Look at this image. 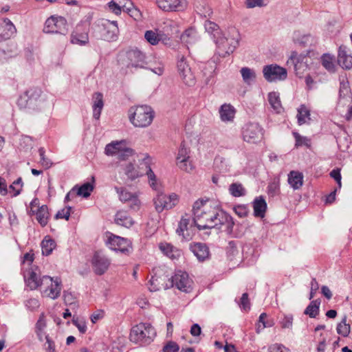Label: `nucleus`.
<instances>
[{"mask_svg": "<svg viewBox=\"0 0 352 352\" xmlns=\"http://www.w3.org/2000/svg\"><path fill=\"white\" fill-rule=\"evenodd\" d=\"M193 223L199 230L216 228L230 234L234 225L232 217L220 209L218 206L205 207L201 212H197Z\"/></svg>", "mask_w": 352, "mask_h": 352, "instance_id": "1", "label": "nucleus"}, {"mask_svg": "<svg viewBox=\"0 0 352 352\" xmlns=\"http://www.w3.org/2000/svg\"><path fill=\"white\" fill-rule=\"evenodd\" d=\"M17 104L30 112H40L49 107L51 102L40 88L30 87L19 96Z\"/></svg>", "mask_w": 352, "mask_h": 352, "instance_id": "2", "label": "nucleus"}, {"mask_svg": "<svg viewBox=\"0 0 352 352\" xmlns=\"http://www.w3.org/2000/svg\"><path fill=\"white\" fill-rule=\"evenodd\" d=\"M239 32L235 28H230L228 34L219 35L214 39L217 45L216 54L221 57H226L232 53L239 45Z\"/></svg>", "mask_w": 352, "mask_h": 352, "instance_id": "3", "label": "nucleus"}, {"mask_svg": "<svg viewBox=\"0 0 352 352\" xmlns=\"http://www.w3.org/2000/svg\"><path fill=\"white\" fill-rule=\"evenodd\" d=\"M130 122L135 127H147L153 122L155 112L148 105H140L131 107L129 109Z\"/></svg>", "mask_w": 352, "mask_h": 352, "instance_id": "4", "label": "nucleus"}, {"mask_svg": "<svg viewBox=\"0 0 352 352\" xmlns=\"http://www.w3.org/2000/svg\"><path fill=\"white\" fill-rule=\"evenodd\" d=\"M156 336L155 329L149 323L141 322L132 327L129 339L140 345L149 344Z\"/></svg>", "mask_w": 352, "mask_h": 352, "instance_id": "5", "label": "nucleus"}, {"mask_svg": "<svg viewBox=\"0 0 352 352\" xmlns=\"http://www.w3.org/2000/svg\"><path fill=\"white\" fill-rule=\"evenodd\" d=\"M67 30V21L62 16H52L46 20L43 28L45 33L60 34L65 41H67L65 35Z\"/></svg>", "mask_w": 352, "mask_h": 352, "instance_id": "6", "label": "nucleus"}, {"mask_svg": "<svg viewBox=\"0 0 352 352\" xmlns=\"http://www.w3.org/2000/svg\"><path fill=\"white\" fill-rule=\"evenodd\" d=\"M134 153L135 151L132 148L126 146L125 141L111 142L105 147L106 155H115L119 160H126Z\"/></svg>", "mask_w": 352, "mask_h": 352, "instance_id": "7", "label": "nucleus"}, {"mask_svg": "<svg viewBox=\"0 0 352 352\" xmlns=\"http://www.w3.org/2000/svg\"><path fill=\"white\" fill-rule=\"evenodd\" d=\"M263 129L256 122H248L242 129V136L244 141L256 144L263 140Z\"/></svg>", "mask_w": 352, "mask_h": 352, "instance_id": "8", "label": "nucleus"}, {"mask_svg": "<svg viewBox=\"0 0 352 352\" xmlns=\"http://www.w3.org/2000/svg\"><path fill=\"white\" fill-rule=\"evenodd\" d=\"M41 289L46 296L52 299H56L60 294L61 281L58 278L54 280L49 276H43L41 278Z\"/></svg>", "mask_w": 352, "mask_h": 352, "instance_id": "9", "label": "nucleus"}, {"mask_svg": "<svg viewBox=\"0 0 352 352\" xmlns=\"http://www.w3.org/2000/svg\"><path fill=\"white\" fill-rule=\"evenodd\" d=\"M177 67L180 78L186 85L188 86L195 85V74L184 55H178Z\"/></svg>", "mask_w": 352, "mask_h": 352, "instance_id": "10", "label": "nucleus"}, {"mask_svg": "<svg viewBox=\"0 0 352 352\" xmlns=\"http://www.w3.org/2000/svg\"><path fill=\"white\" fill-rule=\"evenodd\" d=\"M97 27L100 32V37L105 41H113L117 37L118 28L117 21L107 19H100L98 21Z\"/></svg>", "mask_w": 352, "mask_h": 352, "instance_id": "11", "label": "nucleus"}, {"mask_svg": "<svg viewBox=\"0 0 352 352\" xmlns=\"http://www.w3.org/2000/svg\"><path fill=\"white\" fill-rule=\"evenodd\" d=\"M155 210L157 212H162L164 210H169L175 206L179 201L178 196L172 193L167 196L164 193H159L153 199Z\"/></svg>", "mask_w": 352, "mask_h": 352, "instance_id": "12", "label": "nucleus"}, {"mask_svg": "<svg viewBox=\"0 0 352 352\" xmlns=\"http://www.w3.org/2000/svg\"><path fill=\"white\" fill-rule=\"evenodd\" d=\"M263 73L265 79L268 82L284 80L287 76V70L276 64L265 65Z\"/></svg>", "mask_w": 352, "mask_h": 352, "instance_id": "13", "label": "nucleus"}, {"mask_svg": "<svg viewBox=\"0 0 352 352\" xmlns=\"http://www.w3.org/2000/svg\"><path fill=\"white\" fill-rule=\"evenodd\" d=\"M107 243L111 250L125 254H129L131 249L129 241L114 234L108 237Z\"/></svg>", "mask_w": 352, "mask_h": 352, "instance_id": "14", "label": "nucleus"}, {"mask_svg": "<svg viewBox=\"0 0 352 352\" xmlns=\"http://www.w3.org/2000/svg\"><path fill=\"white\" fill-rule=\"evenodd\" d=\"M71 43L80 46L89 43V28L83 24L76 25L71 34Z\"/></svg>", "mask_w": 352, "mask_h": 352, "instance_id": "15", "label": "nucleus"}, {"mask_svg": "<svg viewBox=\"0 0 352 352\" xmlns=\"http://www.w3.org/2000/svg\"><path fill=\"white\" fill-rule=\"evenodd\" d=\"M171 287H176L179 290L189 292L190 289V280L188 274L185 272L178 271L169 280Z\"/></svg>", "mask_w": 352, "mask_h": 352, "instance_id": "16", "label": "nucleus"}, {"mask_svg": "<svg viewBox=\"0 0 352 352\" xmlns=\"http://www.w3.org/2000/svg\"><path fill=\"white\" fill-rule=\"evenodd\" d=\"M91 264L94 272L98 275H102L109 268L110 261L101 252H96L93 256Z\"/></svg>", "mask_w": 352, "mask_h": 352, "instance_id": "17", "label": "nucleus"}, {"mask_svg": "<svg viewBox=\"0 0 352 352\" xmlns=\"http://www.w3.org/2000/svg\"><path fill=\"white\" fill-rule=\"evenodd\" d=\"M128 67L144 68L147 64L146 55L138 49H131L126 52Z\"/></svg>", "mask_w": 352, "mask_h": 352, "instance_id": "18", "label": "nucleus"}, {"mask_svg": "<svg viewBox=\"0 0 352 352\" xmlns=\"http://www.w3.org/2000/svg\"><path fill=\"white\" fill-rule=\"evenodd\" d=\"M156 3L166 12L182 11L187 7L186 0H157Z\"/></svg>", "mask_w": 352, "mask_h": 352, "instance_id": "19", "label": "nucleus"}, {"mask_svg": "<svg viewBox=\"0 0 352 352\" xmlns=\"http://www.w3.org/2000/svg\"><path fill=\"white\" fill-rule=\"evenodd\" d=\"M38 267L32 266L30 269L25 271L23 274L24 279L28 287L30 289H36L38 287H41V278H38L36 271Z\"/></svg>", "mask_w": 352, "mask_h": 352, "instance_id": "20", "label": "nucleus"}, {"mask_svg": "<svg viewBox=\"0 0 352 352\" xmlns=\"http://www.w3.org/2000/svg\"><path fill=\"white\" fill-rule=\"evenodd\" d=\"M190 250L199 261H204L209 258L210 251L206 243L200 242L190 243Z\"/></svg>", "mask_w": 352, "mask_h": 352, "instance_id": "21", "label": "nucleus"}, {"mask_svg": "<svg viewBox=\"0 0 352 352\" xmlns=\"http://www.w3.org/2000/svg\"><path fill=\"white\" fill-rule=\"evenodd\" d=\"M16 33V28L12 21L5 18L0 23V37L3 40L10 38Z\"/></svg>", "mask_w": 352, "mask_h": 352, "instance_id": "22", "label": "nucleus"}, {"mask_svg": "<svg viewBox=\"0 0 352 352\" xmlns=\"http://www.w3.org/2000/svg\"><path fill=\"white\" fill-rule=\"evenodd\" d=\"M167 34L157 33L153 30H147L144 34V38L151 45H155L159 43L160 41H162L164 43H166V41L169 40L168 36L174 34L173 31L168 32L166 30Z\"/></svg>", "mask_w": 352, "mask_h": 352, "instance_id": "23", "label": "nucleus"}, {"mask_svg": "<svg viewBox=\"0 0 352 352\" xmlns=\"http://www.w3.org/2000/svg\"><path fill=\"white\" fill-rule=\"evenodd\" d=\"M346 46L341 45L338 50V63L342 68L349 69L352 67V56L348 54Z\"/></svg>", "mask_w": 352, "mask_h": 352, "instance_id": "24", "label": "nucleus"}, {"mask_svg": "<svg viewBox=\"0 0 352 352\" xmlns=\"http://www.w3.org/2000/svg\"><path fill=\"white\" fill-rule=\"evenodd\" d=\"M151 160L148 156H146L142 160V162H140V166H143V171L144 175L148 176L150 186L152 188L157 190V184L156 182V176L152 170L151 166Z\"/></svg>", "mask_w": 352, "mask_h": 352, "instance_id": "25", "label": "nucleus"}, {"mask_svg": "<svg viewBox=\"0 0 352 352\" xmlns=\"http://www.w3.org/2000/svg\"><path fill=\"white\" fill-rule=\"evenodd\" d=\"M303 175L302 173L292 170L288 174V183L294 190L300 189L303 185Z\"/></svg>", "mask_w": 352, "mask_h": 352, "instance_id": "26", "label": "nucleus"}, {"mask_svg": "<svg viewBox=\"0 0 352 352\" xmlns=\"http://www.w3.org/2000/svg\"><path fill=\"white\" fill-rule=\"evenodd\" d=\"M189 223L190 219L182 217L176 230V233L184 241H190L192 239V236L188 232Z\"/></svg>", "mask_w": 352, "mask_h": 352, "instance_id": "27", "label": "nucleus"}, {"mask_svg": "<svg viewBox=\"0 0 352 352\" xmlns=\"http://www.w3.org/2000/svg\"><path fill=\"white\" fill-rule=\"evenodd\" d=\"M124 171L127 177L131 180H134L144 175L143 166L139 165L138 169L135 168L134 164L129 163L124 168Z\"/></svg>", "mask_w": 352, "mask_h": 352, "instance_id": "28", "label": "nucleus"}, {"mask_svg": "<svg viewBox=\"0 0 352 352\" xmlns=\"http://www.w3.org/2000/svg\"><path fill=\"white\" fill-rule=\"evenodd\" d=\"M104 107L103 96L101 93L96 92L93 95V117L98 120L102 109Z\"/></svg>", "mask_w": 352, "mask_h": 352, "instance_id": "29", "label": "nucleus"}, {"mask_svg": "<svg viewBox=\"0 0 352 352\" xmlns=\"http://www.w3.org/2000/svg\"><path fill=\"white\" fill-rule=\"evenodd\" d=\"M254 214L255 217L263 218L267 209V204L263 197H256L253 201Z\"/></svg>", "mask_w": 352, "mask_h": 352, "instance_id": "30", "label": "nucleus"}, {"mask_svg": "<svg viewBox=\"0 0 352 352\" xmlns=\"http://www.w3.org/2000/svg\"><path fill=\"white\" fill-rule=\"evenodd\" d=\"M219 114L222 121H232L234 117L235 109L230 104H223L219 109Z\"/></svg>", "mask_w": 352, "mask_h": 352, "instance_id": "31", "label": "nucleus"}, {"mask_svg": "<svg viewBox=\"0 0 352 352\" xmlns=\"http://www.w3.org/2000/svg\"><path fill=\"white\" fill-rule=\"evenodd\" d=\"M115 222L125 228H130L133 224L132 218L125 211H118L115 217Z\"/></svg>", "mask_w": 352, "mask_h": 352, "instance_id": "32", "label": "nucleus"}, {"mask_svg": "<svg viewBox=\"0 0 352 352\" xmlns=\"http://www.w3.org/2000/svg\"><path fill=\"white\" fill-rule=\"evenodd\" d=\"M49 217L50 214L46 205H42L36 208V219L42 227H45L47 224Z\"/></svg>", "mask_w": 352, "mask_h": 352, "instance_id": "33", "label": "nucleus"}, {"mask_svg": "<svg viewBox=\"0 0 352 352\" xmlns=\"http://www.w3.org/2000/svg\"><path fill=\"white\" fill-rule=\"evenodd\" d=\"M243 80L247 85H251L254 82L256 78V74L253 69L245 67L240 70Z\"/></svg>", "mask_w": 352, "mask_h": 352, "instance_id": "34", "label": "nucleus"}, {"mask_svg": "<svg viewBox=\"0 0 352 352\" xmlns=\"http://www.w3.org/2000/svg\"><path fill=\"white\" fill-rule=\"evenodd\" d=\"M160 249L164 254L172 259L180 255L179 251L169 243H160Z\"/></svg>", "mask_w": 352, "mask_h": 352, "instance_id": "35", "label": "nucleus"}, {"mask_svg": "<svg viewBox=\"0 0 352 352\" xmlns=\"http://www.w3.org/2000/svg\"><path fill=\"white\" fill-rule=\"evenodd\" d=\"M215 67L212 63H208L204 67L202 72L205 78V83L206 85L212 84L214 82Z\"/></svg>", "mask_w": 352, "mask_h": 352, "instance_id": "36", "label": "nucleus"}, {"mask_svg": "<svg viewBox=\"0 0 352 352\" xmlns=\"http://www.w3.org/2000/svg\"><path fill=\"white\" fill-rule=\"evenodd\" d=\"M320 300L319 299L313 300L305 309L304 314L308 315L310 318H316L319 314V307Z\"/></svg>", "mask_w": 352, "mask_h": 352, "instance_id": "37", "label": "nucleus"}, {"mask_svg": "<svg viewBox=\"0 0 352 352\" xmlns=\"http://www.w3.org/2000/svg\"><path fill=\"white\" fill-rule=\"evenodd\" d=\"M298 123L300 125H302L307 122V120H310V112L309 110L307 108V107L304 104L300 105V107L298 109Z\"/></svg>", "mask_w": 352, "mask_h": 352, "instance_id": "38", "label": "nucleus"}, {"mask_svg": "<svg viewBox=\"0 0 352 352\" xmlns=\"http://www.w3.org/2000/svg\"><path fill=\"white\" fill-rule=\"evenodd\" d=\"M204 28L208 33L212 35L213 40L222 33L218 25L210 21H205Z\"/></svg>", "mask_w": 352, "mask_h": 352, "instance_id": "39", "label": "nucleus"}, {"mask_svg": "<svg viewBox=\"0 0 352 352\" xmlns=\"http://www.w3.org/2000/svg\"><path fill=\"white\" fill-rule=\"evenodd\" d=\"M76 186V195L85 198L89 197L94 190V186L89 182L85 183L80 187Z\"/></svg>", "mask_w": 352, "mask_h": 352, "instance_id": "40", "label": "nucleus"}, {"mask_svg": "<svg viewBox=\"0 0 352 352\" xmlns=\"http://www.w3.org/2000/svg\"><path fill=\"white\" fill-rule=\"evenodd\" d=\"M55 247L56 243L54 240L52 239L45 238V239H43V241L41 242L42 253L43 255H50L52 252Z\"/></svg>", "mask_w": 352, "mask_h": 352, "instance_id": "41", "label": "nucleus"}, {"mask_svg": "<svg viewBox=\"0 0 352 352\" xmlns=\"http://www.w3.org/2000/svg\"><path fill=\"white\" fill-rule=\"evenodd\" d=\"M268 101L271 107L277 112L281 109V103L279 94L276 92H270L268 94Z\"/></svg>", "mask_w": 352, "mask_h": 352, "instance_id": "42", "label": "nucleus"}, {"mask_svg": "<svg viewBox=\"0 0 352 352\" xmlns=\"http://www.w3.org/2000/svg\"><path fill=\"white\" fill-rule=\"evenodd\" d=\"M230 193L235 197L245 195V190L243 185L239 183H232L229 187Z\"/></svg>", "mask_w": 352, "mask_h": 352, "instance_id": "43", "label": "nucleus"}, {"mask_svg": "<svg viewBox=\"0 0 352 352\" xmlns=\"http://www.w3.org/2000/svg\"><path fill=\"white\" fill-rule=\"evenodd\" d=\"M321 62L323 67L329 72H335L336 69L333 56L329 54H324L321 58Z\"/></svg>", "mask_w": 352, "mask_h": 352, "instance_id": "44", "label": "nucleus"}, {"mask_svg": "<svg viewBox=\"0 0 352 352\" xmlns=\"http://www.w3.org/2000/svg\"><path fill=\"white\" fill-rule=\"evenodd\" d=\"M338 334L346 337L350 333V325L346 323V316H344L342 321L337 326Z\"/></svg>", "mask_w": 352, "mask_h": 352, "instance_id": "45", "label": "nucleus"}, {"mask_svg": "<svg viewBox=\"0 0 352 352\" xmlns=\"http://www.w3.org/2000/svg\"><path fill=\"white\" fill-rule=\"evenodd\" d=\"M196 38V31L194 28L186 30L181 36V39L186 43H192Z\"/></svg>", "mask_w": 352, "mask_h": 352, "instance_id": "46", "label": "nucleus"}, {"mask_svg": "<svg viewBox=\"0 0 352 352\" xmlns=\"http://www.w3.org/2000/svg\"><path fill=\"white\" fill-rule=\"evenodd\" d=\"M115 190L119 195L120 200L122 202H129L135 194L128 192L123 188L116 186Z\"/></svg>", "mask_w": 352, "mask_h": 352, "instance_id": "47", "label": "nucleus"}, {"mask_svg": "<svg viewBox=\"0 0 352 352\" xmlns=\"http://www.w3.org/2000/svg\"><path fill=\"white\" fill-rule=\"evenodd\" d=\"M211 205V203L208 200H198L195 201L193 204L192 211L194 217H196L197 212H200L205 207H209Z\"/></svg>", "mask_w": 352, "mask_h": 352, "instance_id": "48", "label": "nucleus"}, {"mask_svg": "<svg viewBox=\"0 0 352 352\" xmlns=\"http://www.w3.org/2000/svg\"><path fill=\"white\" fill-rule=\"evenodd\" d=\"M293 135L295 138L296 143L295 146L299 147L302 146H306L309 147L310 146V140L307 137L301 136L297 132H293Z\"/></svg>", "mask_w": 352, "mask_h": 352, "instance_id": "49", "label": "nucleus"}, {"mask_svg": "<svg viewBox=\"0 0 352 352\" xmlns=\"http://www.w3.org/2000/svg\"><path fill=\"white\" fill-rule=\"evenodd\" d=\"M38 153L40 155L39 163L41 164V166L43 167H44L45 168H49L50 167H51L52 162H51V160L49 158H47L45 156V151L44 148L41 147L38 149Z\"/></svg>", "mask_w": 352, "mask_h": 352, "instance_id": "50", "label": "nucleus"}, {"mask_svg": "<svg viewBox=\"0 0 352 352\" xmlns=\"http://www.w3.org/2000/svg\"><path fill=\"white\" fill-rule=\"evenodd\" d=\"M177 164L178 167L187 173L190 172L193 169V166L190 162L188 160H178L177 161Z\"/></svg>", "mask_w": 352, "mask_h": 352, "instance_id": "51", "label": "nucleus"}, {"mask_svg": "<svg viewBox=\"0 0 352 352\" xmlns=\"http://www.w3.org/2000/svg\"><path fill=\"white\" fill-rule=\"evenodd\" d=\"M189 151L186 147L185 144L182 142L180 145L177 157V161L182 160H188L189 155H188Z\"/></svg>", "mask_w": 352, "mask_h": 352, "instance_id": "52", "label": "nucleus"}, {"mask_svg": "<svg viewBox=\"0 0 352 352\" xmlns=\"http://www.w3.org/2000/svg\"><path fill=\"white\" fill-rule=\"evenodd\" d=\"M72 323L78 328L81 333H85L87 331V325L83 320H80L78 318L74 316Z\"/></svg>", "mask_w": 352, "mask_h": 352, "instance_id": "53", "label": "nucleus"}, {"mask_svg": "<svg viewBox=\"0 0 352 352\" xmlns=\"http://www.w3.org/2000/svg\"><path fill=\"white\" fill-rule=\"evenodd\" d=\"M72 210V207L68 206L66 208H64L61 210L58 211L56 214L55 215V219H65L68 220L70 216V211Z\"/></svg>", "mask_w": 352, "mask_h": 352, "instance_id": "54", "label": "nucleus"}, {"mask_svg": "<svg viewBox=\"0 0 352 352\" xmlns=\"http://www.w3.org/2000/svg\"><path fill=\"white\" fill-rule=\"evenodd\" d=\"M179 350V345L173 341H169L163 347V352H177Z\"/></svg>", "mask_w": 352, "mask_h": 352, "instance_id": "55", "label": "nucleus"}, {"mask_svg": "<svg viewBox=\"0 0 352 352\" xmlns=\"http://www.w3.org/2000/svg\"><path fill=\"white\" fill-rule=\"evenodd\" d=\"M45 340L46 342L43 347L46 352H56L54 342L49 337V336H45Z\"/></svg>", "mask_w": 352, "mask_h": 352, "instance_id": "56", "label": "nucleus"}, {"mask_svg": "<svg viewBox=\"0 0 352 352\" xmlns=\"http://www.w3.org/2000/svg\"><path fill=\"white\" fill-rule=\"evenodd\" d=\"M245 4L248 8L263 7L265 6L264 0H246Z\"/></svg>", "mask_w": 352, "mask_h": 352, "instance_id": "57", "label": "nucleus"}, {"mask_svg": "<svg viewBox=\"0 0 352 352\" xmlns=\"http://www.w3.org/2000/svg\"><path fill=\"white\" fill-rule=\"evenodd\" d=\"M149 290L151 292L158 291L160 289V283L157 277L152 276L149 280Z\"/></svg>", "mask_w": 352, "mask_h": 352, "instance_id": "58", "label": "nucleus"}, {"mask_svg": "<svg viewBox=\"0 0 352 352\" xmlns=\"http://www.w3.org/2000/svg\"><path fill=\"white\" fill-rule=\"evenodd\" d=\"M25 306L31 311H34L40 306L39 301L36 298H30L25 302Z\"/></svg>", "mask_w": 352, "mask_h": 352, "instance_id": "59", "label": "nucleus"}, {"mask_svg": "<svg viewBox=\"0 0 352 352\" xmlns=\"http://www.w3.org/2000/svg\"><path fill=\"white\" fill-rule=\"evenodd\" d=\"M47 327V323H46V320H45V314L43 313H42L39 318H38V320H37L36 324H35V329H45Z\"/></svg>", "mask_w": 352, "mask_h": 352, "instance_id": "60", "label": "nucleus"}, {"mask_svg": "<svg viewBox=\"0 0 352 352\" xmlns=\"http://www.w3.org/2000/svg\"><path fill=\"white\" fill-rule=\"evenodd\" d=\"M109 9L116 14H120L122 10L121 7L116 2V0H112L108 3Z\"/></svg>", "mask_w": 352, "mask_h": 352, "instance_id": "61", "label": "nucleus"}, {"mask_svg": "<svg viewBox=\"0 0 352 352\" xmlns=\"http://www.w3.org/2000/svg\"><path fill=\"white\" fill-rule=\"evenodd\" d=\"M293 322V316L292 315L285 316L280 322L283 328H292Z\"/></svg>", "mask_w": 352, "mask_h": 352, "instance_id": "62", "label": "nucleus"}, {"mask_svg": "<svg viewBox=\"0 0 352 352\" xmlns=\"http://www.w3.org/2000/svg\"><path fill=\"white\" fill-rule=\"evenodd\" d=\"M240 306L245 311L250 309V302L248 299V294L247 293L243 294L241 298Z\"/></svg>", "mask_w": 352, "mask_h": 352, "instance_id": "63", "label": "nucleus"}, {"mask_svg": "<svg viewBox=\"0 0 352 352\" xmlns=\"http://www.w3.org/2000/svg\"><path fill=\"white\" fill-rule=\"evenodd\" d=\"M34 259V255L32 252H27L24 254L23 257L22 263L23 265L28 264V266H30L33 263Z\"/></svg>", "mask_w": 352, "mask_h": 352, "instance_id": "64", "label": "nucleus"}]
</instances>
